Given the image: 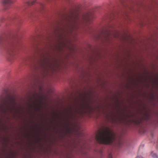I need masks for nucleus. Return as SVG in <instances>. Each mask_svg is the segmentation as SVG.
Wrapping results in <instances>:
<instances>
[{
  "instance_id": "1",
  "label": "nucleus",
  "mask_w": 158,
  "mask_h": 158,
  "mask_svg": "<svg viewBox=\"0 0 158 158\" xmlns=\"http://www.w3.org/2000/svg\"><path fill=\"white\" fill-rule=\"evenodd\" d=\"M114 133L108 128H106L98 132L96 135V139L100 143L106 144L112 143L115 139Z\"/></svg>"
},
{
  "instance_id": "2",
  "label": "nucleus",
  "mask_w": 158,
  "mask_h": 158,
  "mask_svg": "<svg viewBox=\"0 0 158 158\" xmlns=\"http://www.w3.org/2000/svg\"><path fill=\"white\" fill-rule=\"evenodd\" d=\"M15 105L14 101H6L4 102L1 109L3 115L5 116L12 112L14 110Z\"/></svg>"
},
{
  "instance_id": "3",
  "label": "nucleus",
  "mask_w": 158,
  "mask_h": 158,
  "mask_svg": "<svg viewBox=\"0 0 158 158\" xmlns=\"http://www.w3.org/2000/svg\"><path fill=\"white\" fill-rule=\"evenodd\" d=\"M40 66L42 69L45 70H48L51 67V64L45 59L40 62Z\"/></svg>"
},
{
  "instance_id": "4",
  "label": "nucleus",
  "mask_w": 158,
  "mask_h": 158,
  "mask_svg": "<svg viewBox=\"0 0 158 158\" xmlns=\"http://www.w3.org/2000/svg\"><path fill=\"white\" fill-rule=\"evenodd\" d=\"M2 3L5 5L12 4L14 3L13 0H2Z\"/></svg>"
},
{
  "instance_id": "5",
  "label": "nucleus",
  "mask_w": 158,
  "mask_h": 158,
  "mask_svg": "<svg viewBox=\"0 0 158 158\" xmlns=\"http://www.w3.org/2000/svg\"><path fill=\"white\" fill-rule=\"evenodd\" d=\"M79 23V22L78 21L74 22L71 25L73 29H77Z\"/></svg>"
},
{
  "instance_id": "6",
  "label": "nucleus",
  "mask_w": 158,
  "mask_h": 158,
  "mask_svg": "<svg viewBox=\"0 0 158 158\" xmlns=\"http://www.w3.org/2000/svg\"><path fill=\"white\" fill-rule=\"evenodd\" d=\"M152 156L154 157H157V156L156 154L152 153L151 154Z\"/></svg>"
},
{
  "instance_id": "7",
  "label": "nucleus",
  "mask_w": 158,
  "mask_h": 158,
  "mask_svg": "<svg viewBox=\"0 0 158 158\" xmlns=\"http://www.w3.org/2000/svg\"><path fill=\"white\" fill-rule=\"evenodd\" d=\"M109 158H112V156L111 154H110L109 156Z\"/></svg>"
}]
</instances>
